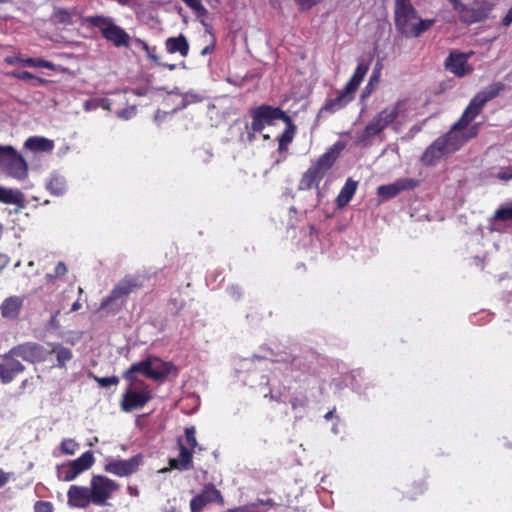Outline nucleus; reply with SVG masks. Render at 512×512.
<instances>
[{
  "mask_svg": "<svg viewBox=\"0 0 512 512\" xmlns=\"http://www.w3.org/2000/svg\"><path fill=\"white\" fill-rule=\"evenodd\" d=\"M505 85L502 82H495L486 90L477 93L469 102L460 118L452 125L451 129L439 140L443 141L444 148L450 152L457 151L465 143L463 130L482 112L487 102L496 98L503 90Z\"/></svg>",
  "mask_w": 512,
  "mask_h": 512,
  "instance_id": "f257e3e1",
  "label": "nucleus"
},
{
  "mask_svg": "<svg viewBox=\"0 0 512 512\" xmlns=\"http://www.w3.org/2000/svg\"><path fill=\"white\" fill-rule=\"evenodd\" d=\"M394 24L399 34L417 38L435 24V19H421L410 0H395Z\"/></svg>",
  "mask_w": 512,
  "mask_h": 512,
  "instance_id": "f03ea898",
  "label": "nucleus"
},
{
  "mask_svg": "<svg viewBox=\"0 0 512 512\" xmlns=\"http://www.w3.org/2000/svg\"><path fill=\"white\" fill-rule=\"evenodd\" d=\"M146 277L142 274H126L112 288L101 303L99 310L115 315L126 305L127 298L144 287Z\"/></svg>",
  "mask_w": 512,
  "mask_h": 512,
  "instance_id": "7ed1b4c3",
  "label": "nucleus"
},
{
  "mask_svg": "<svg viewBox=\"0 0 512 512\" xmlns=\"http://www.w3.org/2000/svg\"><path fill=\"white\" fill-rule=\"evenodd\" d=\"M369 70V64L361 61L358 63L353 75L346 83L343 89L339 90L336 97L327 99L322 110L329 113H335L346 107L355 96L361 82Z\"/></svg>",
  "mask_w": 512,
  "mask_h": 512,
  "instance_id": "20e7f679",
  "label": "nucleus"
},
{
  "mask_svg": "<svg viewBox=\"0 0 512 512\" xmlns=\"http://www.w3.org/2000/svg\"><path fill=\"white\" fill-rule=\"evenodd\" d=\"M175 370V366L171 362L163 361L157 357H148L140 362L133 363L131 367L123 373V377L130 382L135 381V374L140 373L145 377L162 381Z\"/></svg>",
  "mask_w": 512,
  "mask_h": 512,
  "instance_id": "39448f33",
  "label": "nucleus"
},
{
  "mask_svg": "<svg viewBox=\"0 0 512 512\" xmlns=\"http://www.w3.org/2000/svg\"><path fill=\"white\" fill-rule=\"evenodd\" d=\"M337 151L334 147L328 149L322 154L307 171L302 175L299 181V190H310L319 188L320 182L327 175L337 159Z\"/></svg>",
  "mask_w": 512,
  "mask_h": 512,
  "instance_id": "423d86ee",
  "label": "nucleus"
},
{
  "mask_svg": "<svg viewBox=\"0 0 512 512\" xmlns=\"http://www.w3.org/2000/svg\"><path fill=\"white\" fill-rule=\"evenodd\" d=\"M85 22L95 28H98L102 37L111 42L115 47H128L130 35L120 26L116 25L112 18L95 15L88 16Z\"/></svg>",
  "mask_w": 512,
  "mask_h": 512,
  "instance_id": "0eeeda50",
  "label": "nucleus"
},
{
  "mask_svg": "<svg viewBox=\"0 0 512 512\" xmlns=\"http://www.w3.org/2000/svg\"><path fill=\"white\" fill-rule=\"evenodd\" d=\"M0 168L15 179H24L28 164L23 156L10 145L0 146Z\"/></svg>",
  "mask_w": 512,
  "mask_h": 512,
  "instance_id": "6e6552de",
  "label": "nucleus"
},
{
  "mask_svg": "<svg viewBox=\"0 0 512 512\" xmlns=\"http://www.w3.org/2000/svg\"><path fill=\"white\" fill-rule=\"evenodd\" d=\"M249 115L252 118L251 130L258 133L262 132L265 125H273L276 120L284 121L288 116L280 107L267 104L251 108Z\"/></svg>",
  "mask_w": 512,
  "mask_h": 512,
  "instance_id": "1a4fd4ad",
  "label": "nucleus"
},
{
  "mask_svg": "<svg viewBox=\"0 0 512 512\" xmlns=\"http://www.w3.org/2000/svg\"><path fill=\"white\" fill-rule=\"evenodd\" d=\"M120 485L104 475H93L90 480V497L92 503L97 506L106 505L113 493L119 490Z\"/></svg>",
  "mask_w": 512,
  "mask_h": 512,
  "instance_id": "9d476101",
  "label": "nucleus"
},
{
  "mask_svg": "<svg viewBox=\"0 0 512 512\" xmlns=\"http://www.w3.org/2000/svg\"><path fill=\"white\" fill-rule=\"evenodd\" d=\"M141 388L135 390L129 387L122 396L120 407L124 412H131L143 408L151 399L152 391L143 381L140 382Z\"/></svg>",
  "mask_w": 512,
  "mask_h": 512,
  "instance_id": "9b49d317",
  "label": "nucleus"
},
{
  "mask_svg": "<svg viewBox=\"0 0 512 512\" xmlns=\"http://www.w3.org/2000/svg\"><path fill=\"white\" fill-rule=\"evenodd\" d=\"M141 463L142 456L140 454L129 459H107L104 471L118 477H128L138 471Z\"/></svg>",
  "mask_w": 512,
  "mask_h": 512,
  "instance_id": "f8f14e48",
  "label": "nucleus"
},
{
  "mask_svg": "<svg viewBox=\"0 0 512 512\" xmlns=\"http://www.w3.org/2000/svg\"><path fill=\"white\" fill-rule=\"evenodd\" d=\"M472 54V51L469 53L451 51L444 61L445 69L458 78L469 75L473 71V67L468 63Z\"/></svg>",
  "mask_w": 512,
  "mask_h": 512,
  "instance_id": "ddd939ff",
  "label": "nucleus"
},
{
  "mask_svg": "<svg viewBox=\"0 0 512 512\" xmlns=\"http://www.w3.org/2000/svg\"><path fill=\"white\" fill-rule=\"evenodd\" d=\"M218 503L224 505V498L214 484L208 483L204 485L202 491L194 496L190 501L191 512H202L203 508L209 503Z\"/></svg>",
  "mask_w": 512,
  "mask_h": 512,
  "instance_id": "4468645a",
  "label": "nucleus"
},
{
  "mask_svg": "<svg viewBox=\"0 0 512 512\" xmlns=\"http://www.w3.org/2000/svg\"><path fill=\"white\" fill-rule=\"evenodd\" d=\"M95 462L92 451L84 452L80 457L75 460L69 461L66 465L62 466L63 480L66 482L74 480L82 472L90 469Z\"/></svg>",
  "mask_w": 512,
  "mask_h": 512,
  "instance_id": "2eb2a0df",
  "label": "nucleus"
},
{
  "mask_svg": "<svg viewBox=\"0 0 512 512\" xmlns=\"http://www.w3.org/2000/svg\"><path fill=\"white\" fill-rule=\"evenodd\" d=\"M419 186V180L413 178H399L393 183L381 185L377 188V195L383 199L388 200L396 197L404 191L413 190Z\"/></svg>",
  "mask_w": 512,
  "mask_h": 512,
  "instance_id": "dca6fc26",
  "label": "nucleus"
},
{
  "mask_svg": "<svg viewBox=\"0 0 512 512\" xmlns=\"http://www.w3.org/2000/svg\"><path fill=\"white\" fill-rule=\"evenodd\" d=\"M24 370L25 366L17 360L15 355L11 354V350L2 356L0 361V380L3 384L12 382Z\"/></svg>",
  "mask_w": 512,
  "mask_h": 512,
  "instance_id": "f3484780",
  "label": "nucleus"
},
{
  "mask_svg": "<svg viewBox=\"0 0 512 512\" xmlns=\"http://www.w3.org/2000/svg\"><path fill=\"white\" fill-rule=\"evenodd\" d=\"M11 354L22 358L24 361L36 363L44 361L46 351L44 347L37 343L26 342L10 349Z\"/></svg>",
  "mask_w": 512,
  "mask_h": 512,
  "instance_id": "a211bd4d",
  "label": "nucleus"
},
{
  "mask_svg": "<svg viewBox=\"0 0 512 512\" xmlns=\"http://www.w3.org/2000/svg\"><path fill=\"white\" fill-rule=\"evenodd\" d=\"M452 3L463 23L472 24L486 18V11L482 7H469L458 0H452Z\"/></svg>",
  "mask_w": 512,
  "mask_h": 512,
  "instance_id": "6ab92c4d",
  "label": "nucleus"
},
{
  "mask_svg": "<svg viewBox=\"0 0 512 512\" xmlns=\"http://www.w3.org/2000/svg\"><path fill=\"white\" fill-rule=\"evenodd\" d=\"M67 503L70 507L87 508L92 503L89 487L72 485L67 492Z\"/></svg>",
  "mask_w": 512,
  "mask_h": 512,
  "instance_id": "aec40b11",
  "label": "nucleus"
},
{
  "mask_svg": "<svg viewBox=\"0 0 512 512\" xmlns=\"http://www.w3.org/2000/svg\"><path fill=\"white\" fill-rule=\"evenodd\" d=\"M179 455L169 460L172 469L186 471L193 468V451L188 448L181 438L178 439Z\"/></svg>",
  "mask_w": 512,
  "mask_h": 512,
  "instance_id": "412c9836",
  "label": "nucleus"
},
{
  "mask_svg": "<svg viewBox=\"0 0 512 512\" xmlns=\"http://www.w3.org/2000/svg\"><path fill=\"white\" fill-rule=\"evenodd\" d=\"M24 304V296H10L0 305L1 316L7 320L18 319Z\"/></svg>",
  "mask_w": 512,
  "mask_h": 512,
  "instance_id": "4be33fe9",
  "label": "nucleus"
},
{
  "mask_svg": "<svg viewBox=\"0 0 512 512\" xmlns=\"http://www.w3.org/2000/svg\"><path fill=\"white\" fill-rule=\"evenodd\" d=\"M448 151L443 146V141L437 138L424 151L421 161L425 166H434Z\"/></svg>",
  "mask_w": 512,
  "mask_h": 512,
  "instance_id": "5701e85b",
  "label": "nucleus"
},
{
  "mask_svg": "<svg viewBox=\"0 0 512 512\" xmlns=\"http://www.w3.org/2000/svg\"><path fill=\"white\" fill-rule=\"evenodd\" d=\"M388 126V123H386V121L383 120L377 113L365 126L364 130L360 134L359 142L362 143L369 141L371 138L383 132Z\"/></svg>",
  "mask_w": 512,
  "mask_h": 512,
  "instance_id": "b1692460",
  "label": "nucleus"
},
{
  "mask_svg": "<svg viewBox=\"0 0 512 512\" xmlns=\"http://www.w3.org/2000/svg\"><path fill=\"white\" fill-rule=\"evenodd\" d=\"M189 42L184 34L175 37H169L165 40V49L169 54L179 53L182 57L189 54Z\"/></svg>",
  "mask_w": 512,
  "mask_h": 512,
  "instance_id": "393cba45",
  "label": "nucleus"
},
{
  "mask_svg": "<svg viewBox=\"0 0 512 512\" xmlns=\"http://www.w3.org/2000/svg\"><path fill=\"white\" fill-rule=\"evenodd\" d=\"M286 125L284 131L278 137V151L285 152L288 149L289 144L293 141L297 127L294 124L291 117L288 115L283 121Z\"/></svg>",
  "mask_w": 512,
  "mask_h": 512,
  "instance_id": "a878e982",
  "label": "nucleus"
},
{
  "mask_svg": "<svg viewBox=\"0 0 512 512\" xmlns=\"http://www.w3.org/2000/svg\"><path fill=\"white\" fill-rule=\"evenodd\" d=\"M357 187L358 181H355L352 178H348L346 180L336 198V205L338 208H343L349 204L357 190Z\"/></svg>",
  "mask_w": 512,
  "mask_h": 512,
  "instance_id": "bb28decb",
  "label": "nucleus"
},
{
  "mask_svg": "<svg viewBox=\"0 0 512 512\" xmlns=\"http://www.w3.org/2000/svg\"><path fill=\"white\" fill-rule=\"evenodd\" d=\"M24 147L34 152H50L54 148V143L44 137L31 136L24 142Z\"/></svg>",
  "mask_w": 512,
  "mask_h": 512,
  "instance_id": "cd10ccee",
  "label": "nucleus"
},
{
  "mask_svg": "<svg viewBox=\"0 0 512 512\" xmlns=\"http://www.w3.org/2000/svg\"><path fill=\"white\" fill-rule=\"evenodd\" d=\"M405 111V101L399 100L392 105H389L382 109L378 115L388 123L392 125L401 113Z\"/></svg>",
  "mask_w": 512,
  "mask_h": 512,
  "instance_id": "c85d7f7f",
  "label": "nucleus"
},
{
  "mask_svg": "<svg viewBox=\"0 0 512 512\" xmlns=\"http://www.w3.org/2000/svg\"><path fill=\"white\" fill-rule=\"evenodd\" d=\"M24 194L18 189H9L0 186V202L4 204H13L20 207L24 206Z\"/></svg>",
  "mask_w": 512,
  "mask_h": 512,
  "instance_id": "c756f323",
  "label": "nucleus"
},
{
  "mask_svg": "<svg viewBox=\"0 0 512 512\" xmlns=\"http://www.w3.org/2000/svg\"><path fill=\"white\" fill-rule=\"evenodd\" d=\"M74 16V9L55 8L51 15V21L56 25L70 26L74 24Z\"/></svg>",
  "mask_w": 512,
  "mask_h": 512,
  "instance_id": "7c9ffc66",
  "label": "nucleus"
},
{
  "mask_svg": "<svg viewBox=\"0 0 512 512\" xmlns=\"http://www.w3.org/2000/svg\"><path fill=\"white\" fill-rule=\"evenodd\" d=\"M47 189L54 195H62L66 190V181L64 177L59 175L51 176L47 183Z\"/></svg>",
  "mask_w": 512,
  "mask_h": 512,
  "instance_id": "2f4dec72",
  "label": "nucleus"
},
{
  "mask_svg": "<svg viewBox=\"0 0 512 512\" xmlns=\"http://www.w3.org/2000/svg\"><path fill=\"white\" fill-rule=\"evenodd\" d=\"M53 353L56 354L57 358V366L63 368L66 366V363L70 361L73 357L72 351L70 348L64 347L60 344H57L53 348Z\"/></svg>",
  "mask_w": 512,
  "mask_h": 512,
  "instance_id": "473e14b6",
  "label": "nucleus"
},
{
  "mask_svg": "<svg viewBox=\"0 0 512 512\" xmlns=\"http://www.w3.org/2000/svg\"><path fill=\"white\" fill-rule=\"evenodd\" d=\"M512 220V204L507 206H501L498 208L493 216L490 218V222H507Z\"/></svg>",
  "mask_w": 512,
  "mask_h": 512,
  "instance_id": "72a5a7b5",
  "label": "nucleus"
},
{
  "mask_svg": "<svg viewBox=\"0 0 512 512\" xmlns=\"http://www.w3.org/2000/svg\"><path fill=\"white\" fill-rule=\"evenodd\" d=\"M24 67H36V68H52L53 64L42 58H23Z\"/></svg>",
  "mask_w": 512,
  "mask_h": 512,
  "instance_id": "f704fd0d",
  "label": "nucleus"
},
{
  "mask_svg": "<svg viewBox=\"0 0 512 512\" xmlns=\"http://www.w3.org/2000/svg\"><path fill=\"white\" fill-rule=\"evenodd\" d=\"M182 440L189 449L194 451L197 447L196 429L194 426L185 428V437Z\"/></svg>",
  "mask_w": 512,
  "mask_h": 512,
  "instance_id": "c9c22d12",
  "label": "nucleus"
},
{
  "mask_svg": "<svg viewBox=\"0 0 512 512\" xmlns=\"http://www.w3.org/2000/svg\"><path fill=\"white\" fill-rule=\"evenodd\" d=\"M78 448V443L74 439H64L61 442V451L66 455H73L75 454L76 450Z\"/></svg>",
  "mask_w": 512,
  "mask_h": 512,
  "instance_id": "e433bc0d",
  "label": "nucleus"
},
{
  "mask_svg": "<svg viewBox=\"0 0 512 512\" xmlns=\"http://www.w3.org/2000/svg\"><path fill=\"white\" fill-rule=\"evenodd\" d=\"M90 376L93 377V379L99 384L100 387H109L119 383V378L115 375L110 377H99L91 374Z\"/></svg>",
  "mask_w": 512,
  "mask_h": 512,
  "instance_id": "4c0bfd02",
  "label": "nucleus"
},
{
  "mask_svg": "<svg viewBox=\"0 0 512 512\" xmlns=\"http://www.w3.org/2000/svg\"><path fill=\"white\" fill-rule=\"evenodd\" d=\"M379 82V76L375 72L371 75L369 82L362 91L361 98L365 99L373 92L375 85Z\"/></svg>",
  "mask_w": 512,
  "mask_h": 512,
  "instance_id": "58836bf2",
  "label": "nucleus"
},
{
  "mask_svg": "<svg viewBox=\"0 0 512 512\" xmlns=\"http://www.w3.org/2000/svg\"><path fill=\"white\" fill-rule=\"evenodd\" d=\"M480 127L481 123H474L472 125L469 124L468 127L462 131L466 142L477 137L480 131Z\"/></svg>",
  "mask_w": 512,
  "mask_h": 512,
  "instance_id": "ea45409f",
  "label": "nucleus"
},
{
  "mask_svg": "<svg viewBox=\"0 0 512 512\" xmlns=\"http://www.w3.org/2000/svg\"><path fill=\"white\" fill-rule=\"evenodd\" d=\"M35 512H53V505L48 501H37L34 505Z\"/></svg>",
  "mask_w": 512,
  "mask_h": 512,
  "instance_id": "a19ab883",
  "label": "nucleus"
},
{
  "mask_svg": "<svg viewBox=\"0 0 512 512\" xmlns=\"http://www.w3.org/2000/svg\"><path fill=\"white\" fill-rule=\"evenodd\" d=\"M8 75L19 80H32L34 78V75L28 71L15 70L8 73Z\"/></svg>",
  "mask_w": 512,
  "mask_h": 512,
  "instance_id": "79ce46f5",
  "label": "nucleus"
},
{
  "mask_svg": "<svg viewBox=\"0 0 512 512\" xmlns=\"http://www.w3.org/2000/svg\"><path fill=\"white\" fill-rule=\"evenodd\" d=\"M67 273V266L64 262H58L55 267V274H47L48 279H55L58 276H64Z\"/></svg>",
  "mask_w": 512,
  "mask_h": 512,
  "instance_id": "37998d69",
  "label": "nucleus"
},
{
  "mask_svg": "<svg viewBox=\"0 0 512 512\" xmlns=\"http://www.w3.org/2000/svg\"><path fill=\"white\" fill-rule=\"evenodd\" d=\"M321 0H295L302 10H309Z\"/></svg>",
  "mask_w": 512,
  "mask_h": 512,
  "instance_id": "c03bdc74",
  "label": "nucleus"
},
{
  "mask_svg": "<svg viewBox=\"0 0 512 512\" xmlns=\"http://www.w3.org/2000/svg\"><path fill=\"white\" fill-rule=\"evenodd\" d=\"M135 113H136V108L134 106L117 111L118 117H120L122 119H129Z\"/></svg>",
  "mask_w": 512,
  "mask_h": 512,
  "instance_id": "a18cd8bd",
  "label": "nucleus"
},
{
  "mask_svg": "<svg viewBox=\"0 0 512 512\" xmlns=\"http://www.w3.org/2000/svg\"><path fill=\"white\" fill-rule=\"evenodd\" d=\"M183 2L191 9L198 11L203 9L201 0H183Z\"/></svg>",
  "mask_w": 512,
  "mask_h": 512,
  "instance_id": "49530a36",
  "label": "nucleus"
},
{
  "mask_svg": "<svg viewBox=\"0 0 512 512\" xmlns=\"http://www.w3.org/2000/svg\"><path fill=\"white\" fill-rule=\"evenodd\" d=\"M4 61L8 65H15V64L23 65V58L21 56H7L4 59Z\"/></svg>",
  "mask_w": 512,
  "mask_h": 512,
  "instance_id": "de8ad7c7",
  "label": "nucleus"
},
{
  "mask_svg": "<svg viewBox=\"0 0 512 512\" xmlns=\"http://www.w3.org/2000/svg\"><path fill=\"white\" fill-rule=\"evenodd\" d=\"M156 51H157L156 46H153V47L150 46V50L146 51L145 53L151 61L159 64V62H158L159 58L156 54Z\"/></svg>",
  "mask_w": 512,
  "mask_h": 512,
  "instance_id": "09e8293b",
  "label": "nucleus"
},
{
  "mask_svg": "<svg viewBox=\"0 0 512 512\" xmlns=\"http://www.w3.org/2000/svg\"><path fill=\"white\" fill-rule=\"evenodd\" d=\"M11 473H7L0 468V488L10 480Z\"/></svg>",
  "mask_w": 512,
  "mask_h": 512,
  "instance_id": "8fccbe9b",
  "label": "nucleus"
},
{
  "mask_svg": "<svg viewBox=\"0 0 512 512\" xmlns=\"http://www.w3.org/2000/svg\"><path fill=\"white\" fill-rule=\"evenodd\" d=\"M502 24L505 27H508V26H510L512 24V7L508 10L506 15L503 17Z\"/></svg>",
  "mask_w": 512,
  "mask_h": 512,
  "instance_id": "3c124183",
  "label": "nucleus"
},
{
  "mask_svg": "<svg viewBox=\"0 0 512 512\" xmlns=\"http://www.w3.org/2000/svg\"><path fill=\"white\" fill-rule=\"evenodd\" d=\"M32 85L33 86H44L47 84V80L38 76L34 75V78H32Z\"/></svg>",
  "mask_w": 512,
  "mask_h": 512,
  "instance_id": "603ef678",
  "label": "nucleus"
},
{
  "mask_svg": "<svg viewBox=\"0 0 512 512\" xmlns=\"http://www.w3.org/2000/svg\"><path fill=\"white\" fill-rule=\"evenodd\" d=\"M9 257L6 254H0V271L9 264Z\"/></svg>",
  "mask_w": 512,
  "mask_h": 512,
  "instance_id": "864d4df0",
  "label": "nucleus"
},
{
  "mask_svg": "<svg viewBox=\"0 0 512 512\" xmlns=\"http://www.w3.org/2000/svg\"><path fill=\"white\" fill-rule=\"evenodd\" d=\"M136 43L138 45V47H140L141 49H143L145 52L150 50V46L148 45L147 42H145L144 40H141L139 38L136 39Z\"/></svg>",
  "mask_w": 512,
  "mask_h": 512,
  "instance_id": "5fc2aeb1",
  "label": "nucleus"
},
{
  "mask_svg": "<svg viewBox=\"0 0 512 512\" xmlns=\"http://www.w3.org/2000/svg\"><path fill=\"white\" fill-rule=\"evenodd\" d=\"M213 50H214V45H210V46L205 47V48L201 51V54H202V55H206V54H208V53H211Z\"/></svg>",
  "mask_w": 512,
  "mask_h": 512,
  "instance_id": "6e6d98bb",
  "label": "nucleus"
},
{
  "mask_svg": "<svg viewBox=\"0 0 512 512\" xmlns=\"http://www.w3.org/2000/svg\"><path fill=\"white\" fill-rule=\"evenodd\" d=\"M81 308V303L79 301H76L72 304L70 311H78Z\"/></svg>",
  "mask_w": 512,
  "mask_h": 512,
  "instance_id": "4d7b16f0",
  "label": "nucleus"
},
{
  "mask_svg": "<svg viewBox=\"0 0 512 512\" xmlns=\"http://www.w3.org/2000/svg\"><path fill=\"white\" fill-rule=\"evenodd\" d=\"M415 488L419 491V493H423L426 490V486L423 483L415 484Z\"/></svg>",
  "mask_w": 512,
  "mask_h": 512,
  "instance_id": "13d9d810",
  "label": "nucleus"
},
{
  "mask_svg": "<svg viewBox=\"0 0 512 512\" xmlns=\"http://www.w3.org/2000/svg\"><path fill=\"white\" fill-rule=\"evenodd\" d=\"M163 66L166 67L170 71H172L176 68L175 64H163Z\"/></svg>",
  "mask_w": 512,
  "mask_h": 512,
  "instance_id": "bf43d9fd",
  "label": "nucleus"
},
{
  "mask_svg": "<svg viewBox=\"0 0 512 512\" xmlns=\"http://www.w3.org/2000/svg\"><path fill=\"white\" fill-rule=\"evenodd\" d=\"M332 417H333V411H328V412L325 414V416H324V418H325L326 420H330Z\"/></svg>",
  "mask_w": 512,
  "mask_h": 512,
  "instance_id": "052dcab7",
  "label": "nucleus"
},
{
  "mask_svg": "<svg viewBox=\"0 0 512 512\" xmlns=\"http://www.w3.org/2000/svg\"><path fill=\"white\" fill-rule=\"evenodd\" d=\"M164 512H178V510L176 509V507H170L168 509H165Z\"/></svg>",
  "mask_w": 512,
  "mask_h": 512,
  "instance_id": "680f3d73",
  "label": "nucleus"
},
{
  "mask_svg": "<svg viewBox=\"0 0 512 512\" xmlns=\"http://www.w3.org/2000/svg\"><path fill=\"white\" fill-rule=\"evenodd\" d=\"M120 5H126L130 0H117Z\"/></svg>",
  "mask_w": 512,
  "mask_h": 512,
  "instance_id": "e2e57ef3",
  "label": "nucleus"
},
{
  "mask_svg": "<svg viewBox=\"0 0 512 512\" xmlns=\"http://www.w3.org/2000/svg\"><path fill=\"white\" fill-rule=\"evenodd\" d=\"M128 490L131 495L134 494L133 492H135V494L137 493V489H132V487H128Z\"/></svg>",
  "mask_w": 512,
  "mask_h": 512,
  "instance_id": "0e129e2a",
  "label": "nucleus"
},
{
  "mask_svg": "<svg viewBox=\"0 0 512 512\" xmlns=\"http://www.w3.org/2000/svg\"><path fill=\"white\" fill-rule=\"evenodd\" d=\"M128 490L131 495L134 494L133 492H135V494L137 493V489H132V487H128Z\"/></svg>",
  "mask_w": 512,
  "mask_h": 512,
  "instance_id": "69168bd1",
  "label": "nucleus"
},
{
  "mask_svg": "<svg viewBox=\"0 0 512 512\" xmlns=\"http://www.w3.org/2000/svg\"><path fill=\"white\" fill-rule=\"evenodd\" d=\"M291 405L293 408H296V405H298V402H296V399L291 401Z\"/></svg>",
  "mask_w": 512,
  "mask_h": 512,
  "instance_id": "338daca9",
  "label": "nucleus"
},
{
  "mask_svg": "<svg viewBox=\"0 0 512 512\" xmlns=\"http://www.w3.org/2000/svg\"><path fill=\"white\" fill-rule=\"evenodd\" d=\"M291 405L293 408H296V405H298V402H296V399L291 401Z\"/></svg>",
  "mask_w": 512,
  "mask_h": 512,
  "instance_id": "774afa93",
  "label": "nucleus"
}]
</instances>
